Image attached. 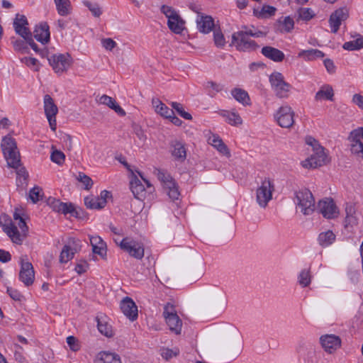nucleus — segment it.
Here are the masks:
<instances>
[{
	"label": "nucleus",
	"mask_w": 363,
	"mask_h": 363,
	"mask_svg": "<svg viewBox=\"0 0 363 363\" xmlns=\"http://www.w3.org/2000/svg\"><path fill=\"white\" fill-rule=\"evenodd\" d=\"M132 128L133 133L136 135L140 142L145 143L147 140V135L143 128L135 123H133Z\"/></svg>",
	"instance_id": "45"
},
{
	"label": "nucleus",
	"mask_w": 363,
	"mask_h": 363,
	"mask_svg": "<svg viewBox=\"0 0 363 363\" xmlns=\"http://www.w3.org/2000/svg\"><path fill=\"white\" fill-rule=\"evenodd\" d=\"M97 326L99 331L104 335L108 337H111L113 335L112 327L107 322H103L99 318H96Z\"/></svg>",
	"instance_id": "40"
},
{
	"label": "nucleus",
	"mask_w": 363,
	"mask_h": 363,
	"mask_svg": "<svg viewBox=\"0 0 363 363\" xmlns=\"http://www.w3.org/2000/svg\"><path fill=\"white\" fill-rule=\"evenodd\" d=\"M100 202L97 197L94 196H87L84 199V204L85 206L90 209H101L104 207L99 206Z\"/></svg>",
	"instance_id": "50"
},
{
	"label": "nucleus",
	"mask_w": 363,
	"mask_h": 363,
	"mask_svg": "<svg viewBox=\"0 0 363 363\" xmlns=\"http://www.w3.org/2000/svg\"><path fill=\"white\" fill-rule=\"evenodd\" d=\"M352 102L358 106L360 109L363 110V96L359 94L353 95Z\"/></svg>",
	"instance_id": "63"
},
{
	"label": "nucleus",
	"mask_w": 363,
	"mask_h": 363,
	"mask_svg": "<svg viewBox=\"0 0 363 363\" xmlns=\"http://www.w3.org/2000/svg\"><path fill=\"white\" fill-rule=\"evenodd\" d=\"M52 152L50 155L51 160L57 164H62L65 159V154L60 150H55L54 146L52 147Z\"/></svg>",
	"instance_id": "47"
},
{
	"label": "nucleus",
	"mask_w": 363,
	"mask_h": 363,
	"mask_svg": "<svg viewBox=\"0 0 363 363\" xmlns=\"http://www.w3.org/2000/svg\"><path fill=\"white\" fill-rule=\"evenodd\" d=\"M77 242L79 241L72 239L69 241L68 245L63 247L60 255V263H67L74 257V254L80 249V245L77 243Z\"/></svg>",
	"instance_id": "18"
},
{
	"label": "nucleus",
	"mask_w": 363,
	"mask_h": 363,
	"mask_svg": "<svg viewBox=\"0 0 363 363\" xmlns=\"http://www.w3.org/2000/svg\"><path fill=\"white\" fill-rule=\"evenodd\" d=\"M111 196V192L106 190H104L101 192L100 196L97 197L99 201L100 202L99 206L105 207L106 204V199Z\"/></svg>",
	"instance_id": "57"
},
{
	"label": "nucleus",
	"mask_w": 363,
	"mask_h": 363,
	"mask_svg": "<svg viewBox=\"0 0 363 363\" xmlns=\"http://www.w3.org/2000/svg\"><path fill=\"white\" fill-rule=\"evenodd\" d=\"M346 218H345V225L353 226L357 224L358 218L357 215V210L354 204L347 203L345 207Z\"/></svg>",
	"instance_id": "32"
},
{
	"label": "nucleus",
	"mask_w": 363,
	"mask_h": 363,
	"mask_svg": "<svg viewBox=\"0 0 363 363\" xmlns=\"http://www.w3.org/2000/svg\"><path fill=\"white\" fill-rule=\"evenodd\" d=\"M130 186L134 196L140 199L145 192V187L140 180L134 176L130 181Z\"/></svg>",
	"instance_id": "36"
},
{
	"label": "nucleus",
	"mask_w": 363,
	"mask_h": 363,
	"mask_svg": "<svg viewBox=\"0 0 363 363\" xmlns=\"http://www.w3.org/2000/svg\"><path fill=\"white\" fill-rule=\"evenodd\" d=\"M360 138L363 139V127L357 128L353 130H352L349 136L347 138V140L349 142H361Z\"/></svg>",
	"instance_id": "46"
},
{
	"label": "nucleus",
	"mask_w": 363,
	"mask_h": 363,
	"mask_svg": "<svg viewBox=\"0 0 363 363\" xmlns=\"http://www.w3.org/2000/svg\"><path fill=\"white\" fill-rule=\"evenodd\" d=\"M1 147L10 167L17 168L20 164V153L14 138L8 135L3 138Z\"/></svg>",
	"instance_id": "2"
},
{
	"label": "nucleus",
	"mask_w": 363,
	"mask_h": 363,
	"mask_svg": "<svg viewBox=\"0 0 363 363\" xmlns=\"http://www.w3.org/2000/svg\"><path fill=\"white\" fill-rule=\"evenodd\" d=\"M274 191V184L269 178L262 179L256 189V201L257 204L265 208L268 203L272 199V193Z\"/></svg>",
	"instance_id": "6"
},
{
	"label": "nucleus",
	"mask_w": 363,
	"mask_h": 363,
	"mask_svg": "<svg viewBox=\"0 0 363 363\" xmlns=\"http://www.w3.org/2000/svg\"><path fill=\"white\" fill-rule=\"evenodd\" d=\"M213 40L217 47L222 48L225 45V40L220 29L213 30Z\"/></svg>",
	"instance_id": "48"
},
{
	"label": "nucleus",
	"mask_w": 363,
	"mask_h": 363,
	"mask_svg": "<svg viewBox=\"0 0 363 363\" xmlns=\"http://www.w3.org/2000/svg\"><path fill=\"white\" fill-rule=\"evenodd\" d=\"M242 352V345L239 343L233 350L228 351V356L230 359L237 357Z\"/></svg>",
	"instance_id": "64"
},
{
	"label": "nucleus",
	"mask_w": 363,
	"mask_h": 363,
	"mask_svg": "<svg viewBox=\"0 0 363 363\" xmlns=\"http://www.w3.org/2000/svg\"><path fill=\"white\" fill-rule=\"evenodd\" d=\"M90 243L92 247V251L94 254L100 255L101 257H104L106 255V243L99 236H91Z\"/></svg>",
	"instance_id": "24"
},
{
	"label": "nucleus",
	"mask_w": 363,
	"mask_h": 363,
	"mask_svg": "<svg viewBox=\"0 0 363 363\" xmlns=\"http://www.w3.org/2000/svg\"><path fill=\"white\" fill-rule=\"evenodd\" d=\"M171 106L184 118L186 120H191L192 118L191 115L184 110L183 106L181 104L172 102Z\"/></svg>",
	"instance_id": "51"
},
{
	"label": "nucleus",
	"mask_w": 363,
	"mask_h": 363,
	"mask_svg": "<svg viewBox=\"0 0 363 363\" xmlns=\"http://www.w3.org/2000/svg\"><path fill=\"white\" fill-rule=\"evenodd\" d=\"M262 53L266 57L274 62H281L284 58V54L283 52L270 46H265L262 48Z\"/></svg>",
	"instance_id": "27"
},
{
	"label": "nucleus",
	"mask_w": 363,
	"mask_h": 363,
	"mask_svg": "<svg viewBox=\"0 0 363 363\" xmlns=\"http://www.w3.org/2000/svg\"><path fill=\"white\" fill-rule=\"evenodd\" d=\"M96 363H121L120 357L113 352H101L97 355Z\"/></svg>",
	"instance_id": "29"
},
{
	"label": "nucleus",
	"mask_w": 363,
	"mask_h": 363,
	"mask_svg": "<svg viewBox=\"0 0 363 363\" xmlns=\"http://www.w3.org/2000/svg\"><path fill=\"white\" fill-rule=\"evenodd\" d=\"M101 43L107 50H112L116 46V43L111 38H104L101 40Z\"/></svg>",
	"instance_id": "58"
},
{
	"label": "nucleus",
	"mask_w": 363,
	"mask_h": 363,
	"mask_svg": "<svg viewBox=\"0 0 363 363\" xmlns=\"http://www.w3.org/2000/svg\"><path fill=\"white\" fill-rule=\"evenodd\" d=\"M19 279L26 286H29L33 284L35 272L33 265L27 259L23 257L21 258V270L19 272Z\"/></svg>",
	"instance_id": "14"
},
{
	"label": "nucleus",
	"mask_w": 363,
	"mask_h": 363,
	"mask_svg": "<svg viewBox=\"0 0 363 363\" xmlns=\"http://www.w3.org/2000/svg\"><path fill=\"white\" fill-rule=\"evenodd\" d=\"M67 342L72 350H73V351L79 350V346L78 345L77 340L74 337L69 336L67 338Z\"/></svg>",
	"instance_id": "62"
},
{
	"label": "nucleus",
	"mask_w": 363,
	"mask_h": 363,
	"mask_svg": "<svg viewBox=\"0 0 363 363\" xmlns=\"http://www.w3.org/2000/svg\"><path fill=\"white\" fill-rule=\"evenodd\" d=\"M58 14L67 16L72 13V7L69 0H53Z\"/></svg>",
	"instance_id": "33"
},
{
	"label": "nucleus",
	"mask_w": 363,
	"mask_h": 363,
	"mask_svg": "<svg viewBox=\"0 0 363 363\" xmlns=\"http://www.w3.org/2000/svg\"><path fill=\"white\" fill-rule=\"evenodd\" d=\"M363 48V37L359 35L356 40L346 42L343 48L347 50H357Z\"/></svg>",
	"instance_id": "41"
},
{
	"label": "nucleus",
	"mask_w": 363,
	"mask_h": 363,
	"mask_svg": "<svg viewBox=\"0 0 363 363\" xmlns=\"http://www.w3.org/2000/svg\"><path fill=\"white\" fill-rule=\"evenodd\" d=\"M16 222L21 230V233H19L16 225L12 220L5 218L4 222H3L1 219L0 220V224L3 227L4 231L11 238L14 243L21 245L26 236L28 228L24 219H20V220Z\"/></svg>",
	"instance_id": "3"
},
{
	"label": "nucleus",
	"mask_w": 363,
	"mask_h": 363,
	"mask_svg": "<svg viewBox=\"0 0 363 363\" xmlns=\"http://www.w3.org/2000/svg\"><path fill=\"white\" fill-rule=\"evenodd\" d=\"M44 111L51 130L55 131L57 128L56 115L58 113V108L48 94L44 96Z\"/></svg>",
	"instance_id": "13"
},
{
	"label": "nucleus",
	"mask_w": 363,
	"mask_h": 363,
	"mask_svg": "<svg viewBox=\"0 0 363 363\" xmlns=\"http://www.w3.org/2000/svg\"><path fill=\"white\" fill-rule=\"evenodd\" d=\"M13 28L16 34L23 38L31 48L36 52H39L38 45L33 39V33L28 28L27 18L24 15L16 14L13 20Z\"/></svg>",
	"instance_id": "5"
},
{
	"label": "nucleus",
	"mask_w": 363,
	"mask_h": 363,
	"mask_svg": "<svg viewBox=\"0 0 363 363\" xmlns=\"http://www.w3.org/2000/svg\"><path fill=\"white\" fill-rule=\"evenodd\" d=\"M153 173L162 184L169 197L172 200L178 199L180 194L171 175L167 172L157 168L155 169Z\"/></svg>",
	"instance_id": "7"
},
{
	"label": "nucleus",
	"mask_w": 363,
	"mask_h": 363,
	"mask_svg": "<svg viewBox=\"0 0 363 363\" xmlns=\"http://www.w3.org/2000/svg\"><path fill=\"white\" fill-rule=\"evenodd\" d=\"M50 65L57 74L66 72L72 64V58L69 53H56L47 56Z\"/></svg>",
	"instance_id": "8"
},
{
	"label": "nucleus",
	"mask_w": 363,
	"mask_h": 363,
	"mask_svg": "<svg viewBox=\"0 0 363 363\" xmlns=\"http://www.w3.org/2000/svg\"><path fill=\"white\" fill-rule=\"evenodd\" d=\"M294 112L288 105L281 106L274 117L278 124L285 128H291L294 123Z\"/></svg>",
	"instance_id": "12"
},
{
	"label": "nucleus",
	"mask_w": 363,
	"mask_h": 363,
	"mask_svg": "<svg viewBox=\"0 0 363 363\" xmlns=\"http://www.w3.org/2000/svg\"><path fill=\"white\" fill-rule=\"evenodd\" d=\"M318 209L322 215L328 219L333 218L338 214L337 207L332 199H327L320 201L318 203Z\"/></svg>",
	"instance_id": "19"
},
{
	"label": "nucleus",
	"mask_w": 363,
	"mask_h": 363,
	"mask_svg": "<svg viewBox=\"0 0 363 363\" xmlns=\"http://www.w3.org/2000/svg\"><path fill=\"white\" fill-rule=\"evenodd\" d=\"M208 142L210 145L213 146L220 154L228 157L230 156L229 149L220 137L216 135H213L208 138Z\"/></svg>",
	"instance_id": "25"
},
{
	"label": "nucleus",
	"mask_w": 363,
	"mask_h": 363,
	"mask_svg": "<svg viewBox=\"0 0 363 363\" xmlns=\"http://www.w3.org/2000/svg\"><path fill=\"white\" fill-rule=\"evenodd\" d=\"M311 277L309 269H303L298 276V282L303 287H306L310 284Z\"/></svg>",
	"instance_id": "44"
},
{
	"label": "nucleus",
	"mask_w": 363,
	"mask_h": 363,
	"mask_svg": "<svg viewBox=\"0 0 363 363\" xmlns=\"http://www.w3.org/2000/svg\"><path fill=\"white\" fill-rule=\"evenodd\" d=\"M294 26V22L292 18L289 16L279 18L276 24L275 28L277 31L279 33H288L290 32Z\"/></svg>",
	"instance_id": "30"
},
{
	"label": "nucleus",
	"mask_w": 363,
	"mask_h": 363,
	"mask_svg": "<svg viewBox=\"0 0 363 363\" xmlns=\"http://www.w3.org/2000/svg\"><path fill=\"white\" fill-rule=\"evenodd\" d=\"M99 103L108 106L118 115L124 116L125 111L116 103V100L107 95H102L99 100Z\"/></svg>",
	"instance_id": "26"
},
{
	"label": "nucleus",
	"mask_w": 363,
	"mask_h": 363,
	"mask_svg": "<svg viewBox=\"0 0 363 363\" xmlns=\"http://www.w3.org/2000/svg\"><path fill=\"white\" fill-rule=\"evenodd\" d=\"M173 315H177L175 306L171 303H167L164 307L163 317L165 318Z\"/></svg>",
	"instance_id": "54"
},
{
	"label": "nucleus",
	"mask_w": 363,
	"mask_h": 363,
	"mask_svg": "<svg viewBox=\"0 0 363 363\" xmlns=\"http://www.w3.org/2000/svg\"><path fill=\"white\" fill-rule=\"evenodd\" d=\"M223 116L227 118L228 123L231 125L238 126L242 124V118L235 112H226Z\"/></svg>",
	"instance_id": "42"
},
{
	"label": "nucleus",
	"mask_w": 363,
	"mask_h": 363,
	"mask_svg": "<svg viewBox=\"0 0 363 363\" xmlns=\"http://www.w3.org/2000/svg\"><path fill=\"white\" fill-rule=\"evenodd\" d=\"M33 37L43 44L48 43L50 40L49 26L46 23L37 25L33 30Z\"/></svg>",
	"instance_id": "22"
},
{
	"label": "nucleus",
	"mask_w": 363,
	"mask_h": 363,
	"mask_svg": "<svg viewBox=\"0 0 363 363\" xmlns=\"http://www.w3.org/2000/svg\"><path fill=\"white\" fill-rule=\"evenodd\" d=\"M231 94L236 101L242 104L243 105L250 104V96L247 92L244 89L240 88H235L231 91Z\"/></svg>",
	"instance_id": "37"
},
{
	"label": "nucleus",
	"mask_w": 363,
	"mask_h": 363,
	"mask_svg": "<svg viewBox=\"0 0 363 363\" xmlns=\"http://www.w3.org/2000/svg\"><path fill=\"white\" fill-rule=\"evenodd\" d=\"M165 322L169 327V329L174 333L176 335H179L181 333L182 327V321L177 315L169 316L168 318H165Z\"/></svg>",
	"instance_id": "34"
},
{
	"label": "nucleus",
	"mask_w": 363,
	"mask_h": 363,
	"mask_svg": "<svg viewBox=\"0 0 363 363\" xmlns=\"http://www.w3.org/2000/svg\"><path fill=\"white\" fill-rule=\"evenodd\" d=\"M349 17V10L347 7H341L333 12L329 18V24L331 32L336 33L342 21H346Z\"/></svg>",
	"instance_id": "15"
},
{
	"label": "nucleus",
	"mask_w": 363,
	"mask_h": 363,
	"mask_svg": "<svg viewBox=\"0 0 363 363\" xmlns=\"http://www.w3.org/2000/svg\"><path fill=\"white\" fill-rule=\"evenodd\" d=\"M118 245L121 250L126 252L132 257L141 259L144 257L143 245L130 238H123Z\"/></svg>",
	"instance_id": "10"
},
{
	"label": "nucleus",
	"mask_w": 363,
	"mask_h": 363,
	"mask_svg": "<svg viewBox=\"0 0 363 363\" xmlns=\"http://www.w3.org/2000/svg\"><path fill=\"white\" fill-rule=\"evenodd\" d=\"M299 17L303 20H309L313 17L312 11L310 9H301L298 11Z\"/></svg>",
	"instance_id": "59"
},
{
	"label": "nucleus",
	"mask_w": 363,
	"mask_h": 363,
	"mask_svg": "<svg viewBox=\"0 0 363 363\" xmlns=\"http://www.w3.org/2000/svg\"><path fill=\"white\" fill-rule=\"evenodd\" d=\"M43 190L38 186L33 187L29 192V197L34 203L41 199L43 198Z\"/></svg>",
	"instance_id": "49"
},
{
	"label": "nucleus",
	"mask_w": 363,
	"mask_h": 363,
	"mask_svg": "<svg viewBox=\"0 0 363 363\" xmlns=\"http://www.w3.org/2000/svg\"><path fill=\"white\" fill-rule=\"evenodd\" d=\"M320 343L328 354L334 353L341 346V339L339 336L333 334L321 335Z\"/></svg>",
	"instance_id": "16"
},
{
	"label": "nucleus",
	"mask_w": 363,
	"mask_h": 363,
	"mask_svg": "<svg viewBox=\"0 0 363 363\" xmlns=\"http://www.w3.org/2000/svg\"><path fill=\"white\" fill-rule=\"evenodd\" d=\"M315 101H333L334 91L333 87L329 84L322 86L320 90L315 94Z\"/></svg>",
	"instance_id": "31"
},
{
	"label": "nucleus",
	"mask_w": 363,
	"mask_h": 363,
	"mask_svg": "<svg viewBox=\"0 0 363 363\" xmlns=\"http://www.w3.org/2000/svg\"><path fill=\"white\" fill-rule=\"evenodd\" d=\"M7 292L10 297L15 301H21L23 298L22 294L18 290L11 287L7 288Z\"/></svg>",
	"instance_id": "60"
},
{
	"label": "nucleus",
	"mask_w": 363,
	"mask_h": 363,
	"mask_svg": "<svg viewBox=\"0 0 363 363\" xmlns=\"http://www.w3.org/2000/svg\"><path fill=\"white\" fill-rule=\"evenodd\" d=\"M232 44L236 48L241 51H252L258 48L256 43L250 39V38L244 33V30H240L235 33L232 35Z\"/></svg>",
	"instance_id": "11"
},
{
	"label": "nucleus",
	"mask_w": 363,
	"mask_h": 363,
	"mask_svg": "<svg viewBox=\"0 0 363 363\" xmlns=\"http://www.w3.org/2000/svg\"><path fill=\"white\" fill-rule=\"evenodd\" d=\"M121 308L123 314L130 320H134L138 317V307L133 301L126 297L124 298L121 304Z\"/></svg>",
	"instance_id": "21"
},
{
	"label": "nucleus",
	"mask_w": 363,
	"mask_h": 363,
	"mask_svg": "<svg viewBox=\"0 0 363 363\" xmlns=\"http://www.w3.org/2000/svg\"><path fill=\"white\" fill-rule=\"evenodd\" d=\"M83 3L95 17H99L101 15L102 12L98 4H92L88 1H84Z\"/></svg>",
	"instance_id": "52"
},
{
	"label": "nucleus",
	"mask_w": 363,
	"mask_h": 363,
	"mask_svg": "<svg viewBox=\"0 0 363 363\" xmlns=\"http://www.w3.org/2000/svg\"><path fill=\"white\" fill-rule=\"evenodd\" d=\"M306 143L311 147L313 153L309 157L301 162L303 167L316 168L329 162L330 159L328 154L325 152L324 147H322L315 138L307 137L306 138Z\"/></svg>",
	"instance_id": "1"
},
{
	"label": "nucleus",
	"mask_w": 363,
	"mask_h": 363,
	"mask_svg": "<svg viewBox=\"0 0 363 363\" xmlns=\"http://www.w3.org/2000/svg\"><path fill=\"white\" fill-rule=\"evenodd\" d=\"M196 24L198 30L203 33H208L213 28L215 29L214 21L210 16L199 15L196 18Z\"/></svg>",
	"instance_id": "23"
},
{
	"label": "nucleus",
	"mask_w": 363,
	"mask_h": 363,
	"mask_svg": "<svg viewBox=\"0 0 363 363\" xmlns=\"http://www.w3.org/2000/svg\"><path fill=\"white\" fill-rule=\"evenodd\" d=\"M88 267L89 264L86 261L82 260L77 264L75 270L79 274H82L86 272Z\"/></svg>",
	"instance_id": "61"
},
{
	"label": "nucleus",
	"mask_w": 363,
	"mask_h": 363,
	"mask_svg": "<svg viewBox=\"0 0 363 363\" xmlns=\"http://www.w3.org/2000/svg\"><path fill=\"white\" fill-rule=\"evenodd\" d=\"M298 56L303 57L305 60L311 61L318 58L324 57V53L317 49H311L308 50H302L299 52Z\"/></svg>",
	"instance_id": "38"
},
{
	"label": "nucleus",
	"mask_w": 363,
	"mask_h": 363,
	"mask_svg": "<svg viewBox=\"0 0 363 363\" xmlns=\"http://www.w3.org/2000/svg\"><path fill=\"white\" fill-rule=\"evenodd\" d=\"M170 152L174 160L183 162L186 158V149L184 144L179 140H173L170 143Z\"/></svg>",
	"instance_id": "20"
},
{
	"label": "nucleus",
	"mask_w": 363,
	"mask_h": 363,
	"mask_svg": "<svg viewBox=\"0 0 363 363\" xmlns=\"http://www.w3.org/2000/svg\"><path fill=\"white\" fill-rule=\"evenodd\" d=\"M161 11L165 15L168 20L178 15L176 11H174L172 7L168 6H162L161 7Z\"/></svg>",
	"instance_id": "56"
},
{
	"label": "nucleus",
	"mask_w": 363,
	"mask_h": 363,
	"mask_svg": "<svg viewBox=\"0 0 363 363\" xmlns=\"http://www.w3.org/2000/svg\"><path fill=\"white\" fill-rule=\"evenodd\" d=\"M26 43H27L25 40H16L13 42V45L15 50L20 51L21 52H26V50L28 49Z\"/></svg>",
	"instance_id": "55"
},
{
	"label": "nucleus",
	"mask_w": 363,
	"mask_h": 363,
	"mask_svg": "<svg viewBox=\"0 0 363 363\" xmlns=\"http://www.w3.org/2000/svg\"><path fill=\"white\" fill-rule=\"evenodd\" d=\"M152 106L157 113L166 118L172 117L174 111L169 108L164 103L158 99H153L152 101Z\"/></svg>",
	"instance_id": "28"
},
{
	"label": "nucleus",
	"mask_w": 363,
	"mask_h": 363,
	"mask_svg": "<svg viewBox=\"0 0 363 363\" xmlns=\"http://www.w3.org/2000/svg\"><path fill=\"white\" fill-rule=\"evenodd\" d=\"M77 179L85 186V189L89 190L93 185L92 179L84 173H79Z\"/></svg>",
	"instance_id": "53"
},
{
	"label": "nucleus",
	"mask_w": 363,
	"mask_h": 363,
	"mask_svg": "<svg viewBox=\"0 0 363 363\" xmlns=\"http://www.w3.org/2000/svg\"><path fill=\"white\" fill-rule=\"evenodd\" d=\"M335 239V234L331 230H328L319 234L318 241L320 245L325 247L331 245Z\"/></svg>",
	"instance_id": "39"
},
{
	"label": "nucleus",
	"mask_w": 363,
	"mask_h": 363,
	"mask_svg": "<svg viewBox=\"0 0 363 363\" xmlns=\"http://www.w3.org/2000/svg\"><path fill=\"white\" fill-rule=\"evenodd\" d=\"M294 201L304 215H310L315 210V199L308 189L302 188L295 191Z\"/></svg>",
	"instance_id": "4"
},
{
	"label": "nucleus",
	"mask_w": 363,
	"mask_h": 363,
	"mask_svg": "<svg viewBox=\"0 0 363 363\" xmlns=\"http://www.w3.org/2000/svg\"><path fill=\"white\" fill-rule=\"evenodd\" d=\"M350 151L357 158L363 159V143L362 142H350Z\"/></svg>",
	"instance_id": "43"
},
{
	"label": "nucleus",
	"mask_w": 363,
	"mask_h": 363,
	"mask_svg": "<svg viewBox=\"0 0 363 363\" xmlns=\"http://www.w3.org/2000/svg\"><path fill=\"white\" fill-rule=\"evenodd\" d=\"M167 25L169 28L177 34L181 33L184 29V21L179 14L168 20Z\"/></svg>",
	"instance_id": "35"
},
{
	"label": "nucleus",
	"mask_w": 363,
	"mask_h": 363,
	"mask_svg": "<svg viewBox=\"0 0 363 363\" xmlns=\"http://www.w3.org/2000/svg\"><path fill=\"white\" fill-rule=\"evenodd\" d=\"M272 88L279 99H286L289 96L291 85L284 80L280 72H274L269 77Z\"/></svg>",
	"instance_id": "9"
},
{
	"label": "nucleus",
	"mask_w": 363,
	"mask_h": 363,
	"mask_svg": "<svg viewBox=\"0 0 363 363\" xmlns=\"http://www.w3.org/2000/svg\"><path fill=\"white\" fill-rule=\"evenodd\" d=\"M50 207L53 211L63 213L64 215L70 214L73 217H79V213L72 203H63L60 200L52 199L49 201Z\"/></svg>",
	"instance_id": "17"
}]
</instances>
